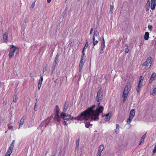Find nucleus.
Here are the masks:
<instances>
[{
    "mask_svg": "<svg viewBox=\"0 0 156 156\" xmlns=\"http://www.w3.org/2000/svg\"><path fill=\"white\" fill-rule=\"evenodd\" d=\"M55 65H53L52 67V72L55 70Z\"/></svg>",
    "mask_w": 156,
    "mask_h": 156,
    "instance_id": "39",
    "label": "nucleus"
},
{
    "mask_svg": "<svg viewBox=\"0 0 156 156\" xmlns=\"http://www.w3.org/2000/svg\"><path fill=\"white\" fill-rule=\"evenodd\" d=\"M135 111L134 109H132L130 112L129 116L133 118L135 115Z\"/></svg>",
    "mask_w": 156,
    "mask_h": 156,
    "instance_id": "14",
    "label": "nucleus"
},
{
    "mask_svg": "<svg viewBox=\"0 0 156 156\" xmlns=\"http://www.w3.org/2000/svg\"><path fill=\"white\" fill-rule=\"evenodd\" d=\"M40 77H40V78L39 81L42 82L43 80V76L41 75Z\"/></svg>",
    "mask_w": 156,
    "mask_h": 156,
    "instance_id": "37",
    "label": "nucleus"
},
{
    "mask_svg": "<svg viewBox=\"0 0 156 156\" xmlns=\"http://www.w3.org/2000/svg\"><path fill=\"white\" fill-rule=\"evenodd\" d=\"M80 0H77V1H79Z\"/></svg>",
    "mask_w": 156,
    "mask_h": 156,
    "instance_id": "56",
    "label": "nucleus"
},
{
    "mask_svg": "<svg viewBox=\"0 0 156 156\" xmlns=\"http://www.w3.org/2000/svg\"><path fill=\"white\" fill-rule=\"evenodd\" d=\"M129 51V49L128 48H126L125 49V52L126 53H127Z\"/></svg>",
    "mask_w": 156,
    "mask_h": 156,
    "instance_id": "40",
    "label": "nucleus"
},
{
    "mask_svg": "<svg viewBox=\"0 0 156 156\" xmlns=\"http://www.w3.org/2000/svg\"><path fill=\"white\" fill-rule=\"evenodd\" d=\"M116 128L115 129V132L116 134H118L119 133V126L118 124H116Z\"/></svg>",
    "mask_w": 156,
    "mask_h": 156,
    "instance_id": "22",
    "label": "nucleus"
},
{
    "mask_svg": "<svg viewBox=\"0 0 156 156\" xmlns=\"http://www.w3.org/2000/svg\"><path fill=\"white\" fill-rule=\"evenodd\" d=\"M82 67H81V66H79V72H80L82 69Z\"/></svg>",
    "mask_w": 156,
    "mask_h": 156,
    "instance_id": "42",
    "label": "nucleus"
},
{
    "mask_svg": "<svg viewBox=\"0 0 156 156\" xmlns=\"http://www.w3.org/2000/svg\"><path fill=\"white\" fill-rule=\"evenodd\" d=\"M93 46L96 45L99 41L100 37L99 36L98 33L97 31H95L93 37Z\"/></svg>",
    "mask_w": 156,
    "mask_h": 156,
    "instance_id": "5",
    "label": "nucleus"
},
{
    "mask_svg": "<svg viewBox=\"0 0 156 156\" xmlns=\"http://www.w3.org/2000/svg\"><path fill=\"white\" fill-rule=\"evenodd\" d=\"M102 44H105V42L103 37V42H102Z\"/></svg>",
    "mask_w": 156,
    "mask_h": 156,
    "instance_id": "46",
    "label": "nucleus"
},
{
    "mask_svg": "<svg viewBox=\"0 0 156 156\" xmlns=\"http://www.w3.org/2000/svg\"><path fill=\"white\" fill-rule=\"evenodd\" d=\"M67 108H68V106H66V105H65L64 106V109H63V111L62 112H64L65 113V112L67 109Z\"/></svg>",
    "mask_w": 156,
    "mask_h": 156,
    "instance_id": "29",
    "label": "nucleus"
},
{
    "mask_svg": "<svg viewBox=\"0 0 156 156\" xmlns=\"http://www.w3.org/2000/svg\"><path fill=\"white\" fill-rule=\"evenodd\" d=\"M36 106V104H35V107L34 108V110L35 111H36L37 110V109H36V108H35V106Z\"/></svg>",
    "mask_w": 156,
    "mask_h": 156,
    "instance_id": "51",
    "label": "nucleus"
},
{
    "mask_svg": "<svg viewBox=\"0 0 156 156\" xmlns=\"http://www.w3.org/2000/svg\"><path fill=\"white\" fill-rule=\"evenodd\" d=\"M100 103H98V106L95 105H92L91 107L82 112L81 114L75 119L78 120L86 121L88 120L91 117V120L97 121L98 119L99 114L103 112L104 107L101 106H99Z\"/></svg>",
    "mask_w": 156,
    "mask_h": 156,
    "instance_id": "1",
    "label": "nucleus"
},
{
    "mask_svg": "<svg viewBox=\"0 0 156 156\" xmlns=\"http://www.w3.org/2000/svg\"><path fill=\"white\" fill-rule=\"evenodd\" d=\"M46 121H44L40 125L39 128H40L41 130H43L47 125Z\"/></svg>",
    "mask_w": 156,
    "mask_h": 156,
    "instance_id": "10",
    "label": "nucleus"
},
{
    "mask_svg": "<svg viewBox=\"0 0 156 156\" xmlns=\"http://www.w3.org/2000/svg\"><path fill=\"white\" fill-rule=\"evenodd\" d=\"M144 86V85L142 84H141L140 83H138L137 87L136 89V90L138 93H139V92L140 91L141 87L143 86Z\"/></svg>",
    "mask_w": 156,
    "mask_h": 156,
    "instance_id": "19",
    "label": "nucleus"
},
{
    "mask_svg": "<svg viewBox=\"0 0 156 156\" xmlns=\"http://www.w3.org/2000/svg\"><path fill=\"white\" fill-rule=\"evenodd\" d=\"M53 156H55V155H53Z\"/></svg>",
    "mask_w": 156,
    "mask_h": 156,
    "instance_id": "57",
    "label": "nucleus"
},
{
    "mask_svg": "<svg viewBox=\"0 0 156 156\" xmlns=\"http://www.w3.org/2000/svg\"><path fill=\"white\" fill-rule=\"evenodd\" d=\"M97 133V131H94V134H96V133Z\"/></svg>",
    "mask_w": 156,
    "mask_h": 156,
    "instance_id": "54",
    "label": "nucleus"
},
{
    "mask_svg": "<svg viewBox=\"0 0 156 156\" xmlns=\"http://www.w3.org/2000/svg\"><path fill=\"white\" fill-rule=\"evenodd\" d=\"M111 117V113H108L106 114L105 116V121H108L110 119Z\"/></svg>",
    "mask_w": 156,
    "mask_h": 156,
    "instance_id": "16",
    "label": "nucleus"
},
{
    "mask_svg": "<svg viewBox=\"0 0 156 156\" xmlns=\"http://www.w3.org/2000/svg\"><path fill=\"white\" fill-rule=\"evenodd\" d=\"M144 77L143 76H141L139 78L138 83L143 85H144L145 84V83L144 82Z\"/></svg>",
    "mask_w": 156,
    "mask_h": 156,
    "instance_id": "13",
    "label": "nucleus"
},
{
    "mask_svg": "<svg viewBox=\"0 0 156 156\" xmlns=\"http://www.w3.org/2000/svg\"><path fill=\"white\" fill-rule=\"evenodd\" d=\"M146 6H150V2L149 0L147 1V3L146 5Z\"/></svg>",
    "mask_w": 156,
    "mask_h": 156,
    "instance_id": "34",
    "label": "nucleus"
},
{
    "mask_svg": "<svg viewBox=\"0 0 156 156\" xmlns=\"http://www.w3.org/2000/svg\"><path fill=\"white\" fill-rule=\"evenodd\" d=\"M51 1V0H47V2L48 3H50Z\"/></svg>",
    "mask_w": 156,
    "mask_h": 156,
    "instance_id": "49",
    "label": "nucleus"
},
{
    "mask_svg": "<svg viewBox=\"0 0 156 156\" xmlns=\"http://www.w3.org/2000/svg\"><path fill=\"white\" fill-rule=\"evenodd\" d=\"M10 47L9 56V58L11 59L13 57L15 51L17 48L14 45H10Z\"/></svg>",
    "mask_w": 156,
    "mask_h": 156,
    "instance_id": "7",
    "label": "nucleus"
},
{
    "mask_svg": "<svg viewBox=\"0 0 156 156\" xmlns=\"http://www.w3.org/2000/svg\"><path fill=\"white\" fill-rule=\"evenodd\" d=\"M97 134L98 135V136H99L98 133H97Z\"/></svg>",
    "mask_w": 156,
    "mask_h": 156,
    "instance_id": "55",
    "label": "nucleus"
},
{
    "mask_svg": "<svg viewBox=\"0 0 156 156\" xmlns=\"http://www.w3.org/2000/svg\"><path fill=\"white\" fill-rule=\"evenodd\" d=\"M55 108L56 109V111L57 112V115L55 116V119L58 122H59L60 121V118L58 115V111H59V109H58V107L56 105L55 106Z\"/></svg>",
    "mask_w": 156,
    "mask_h": 156,
    "instance_id": "11",
    "label": "nucleus"
},
{
    "mask_svg": "<svg viewBox=\"0 0 156 156\" xmlns=\"http://www.w3.org/2000/svg\"><path fill=\"white\" fill-rule=\"evenodd\" d=\"M105 47V44H101V49L100 51V53L101 54H102L103 53L104 51V49Z\"/></svg>",
    "mask_w": 156,
    "mask_h": 156,
    "instance_id": "20",
    "label": "nucleus"
},
{
    "mask_svg": "<svg viewBox=\"0 0 156 156\" xmlns=\"http://www.w3.org/2000/svg\"><path fill=\"white\" fill-rule=\"evenodd\" d=\"M17 101V98L16 96H14L13 98V101L16 102Z\"/></svg>",
    "mask_w": 156,
    "mask_h": 156,
    "instance_id": "33",
    "label": "nucleus"
},
{
    "mask_svg": "<svg viewBox=\"0 0 156 156\" xmlns=\"http://www.w3.org/2000/svg\"><path fill=\"white\" fill-rule=\"evenodd\" d=\"M81 57H83V58H84L85 57V55H83V54H82V56Z\"/></svg>",
    "mask_w": 156,
    "mask_h": 156,
    "instance_id": "52",
    "label": "nucleus"
},
{
    "mask_svg": "<svg viewBox=\"0 0 156 156\" xmlns=\"http://www.w3.org/2000/svg\"><path fill=\"white\" fill-rule=\"evenodd\" d=\"M133 119V118H132V117H130L129 116V118H128V119L127 120V123L128 124H130V123L131 122V120Z\"/></svg>",
    "mask_w": 156,
    "mask_h": 156,
    "instance_id": "24",
    "label": "nucleus"
},
{
    "mask_svg": "<svg viewBox=\"0 0 156 156\" xmlns=\"http://www.w3.org/2000/svg\"><path fill=\"white\" fill-rule=\"evenodd\" d=\"M84 62H83V61H80L79 64V66L83 67V66L84 65Z\"/></svg>",
    "mask_w": 156,
    "mask_h": 156,
    "instance_id": "30",
    "label": "nucleus"
},
{
    "mask_svg": "<svg viewBox=\"0 0 156 156\" xmlns=\"http://www.w3.org/2000/svg\"><path fill=\"white\" fill-rule=\"evenodd\" d=\"M83 57H81L80 61H83Z\"/></svg>",
    "mask_w": 156,
    "mask_h": 156,
    "instance_id": "50",
    "label": "nucleus"
},
{
    "mask_svg": "<svg viewBox=\"0 0 156 156\" xmlns=\"http://www.w3.org/2000/svg\"><path fill=\"white\" fill-rule=\"evenodd\" d=\"M35 1L33 2L32 4V5H31L30 6L31 9H33L35 6Z\"/></svg>",
    "mask_w": 156,
    "mask_h": 156,
    "instance_id": "31",
    "label": "nucleus"
},
{
    "mask_svg": "<svg viewBox=\"0 0 156 156\" xmlns=\"http://www.w3.org/2000/svg\"><path fill=\"white\" fill-rule=\"evenodd\" d=\"M78 145H79V143H77L76 145V146L77 147H78Z\"/></svg>",
    "mask_w": 156,
    "mask_h": 156,
    "instance_id": "53",
    "label": "nucleus"
},
{
    "mask_svg": "<svg viewBox=\"0 0 156 156\" xmlns=\"http://www.w3.org/2000/svg\"><path fill=\"white\" fill-rule=\"evenodd\" d=\"M114 7V6L113 5H111L110 6V12L111 13V14H112L113 12Z\"/></svg>",
    "mask_w": 156,
    "mask_h": 156,
    "instance_id": "25",
    "label": "nucleus"
},
{
    "mask_svg": "<svg viewBox=\"0 0 156 156\" xmlns=\"http://www.w3.org/2000/svg\"><path fill=\"white\" fill-rule=\"evenodd\" d=\"M85 50H84L83 49V50H82V54H83V55H85Z\"/></svg>",
    "mask_w": 156,
    "mask_h": 156,
    "instance_id": "43",
    "label": "nucleus"
},
{
    "mask_svg": "<svg viewBox=\"0 0 156 156\" xmlns=\"http://www.w3.org/2000/svg\"><path fill=\"white\" fill-rule=\"evenodd\" d=\"M156 5V0H151V9L154 10L155 9Z\"/></svg>",
    "mask_w": 156,
    "mask_h": 156,
    "instance_id": "9",
    "label": "nucleus"
},
{
    "mask_svg": "<svg viewBox=\"0 0 156 156\" xmlns=\"http://www.w3.org/2000/svg\"><path fill=\"white\" fill-rule=\"evenodd\" d=\"M61 116L62 117L63 119L64 120V121L63 122V124L64 125H68L66 122L65 121L66 120V121H69L73 119H74L75 120H77L78 121L77 119H75V118H73V116H72L70 115H67L64 112H62L61 114Z\"/></svg>",
    "mask_w": 156,
    "mask_h": 156,
    "instance_id": "4",
    "label": "nucleus"
},
{
    "mask_svg": "<svg viewBox=\"0 0 156 156\" xmlns=\"http://www.w3.org/2000/svg\"><path fill=\"white\" fill-rule=\"evenodd\" d=\"M24 25V24H23ZM24 26H25V25L24 24Z\"/></svg>",
    "mask_w": 156,
    "mask_h": 156,
    "instance_id": "58",
    "label": "nucleus"
},
{
    "mask_svg": "<svg viewBox=\"0 0 156 156\" xmlns=\"http://www.w3.org/2000/svg\"><path fill=\"white\" fill-rule=\"evenodd\" d=\"M150 6H145L146 10L147 11L149 10Z\"/></svg>",
    "mask_w": 156,
    "mask_h": 156,
    "instance_id": "38",
    "label": "nucleus"
},
{
    "mask_svg": "<svg viewBox=\"0 0 156 156\" xmlns=\"http://www.w3.org/2000/svg\"><path fill=\"white\" fill-rule=\"evenodd\" d=\"M149 33L148 32H146L144 36V39L145 40H147L148 39Z\"/></svg>",
    "mask_w": 156,
    "mask_h": 156,
    "instance_id": "21",
    "label": "nucleus"
},
{
    "mask_svg": "<svg viewBox=\"0 0 156 156\" xmlns=\"http://www.w3.org/2000/svg\"><path fill=\"white\" fill-rule=\"evenodd\" d=\"M156 76V73H154L152 74L149 80V82L150 83H151L154 80V78Z\"/></svg>",
    "mask_w": 156,
    "mask_h": 156,
    "instance_id": "17",
    "label": "nucleus"
},
{
    "mask_svg": "<svg viewBox=\"0 0 156 156\" xmlns=\"http://www.w3.org/2000/svg\"><path fill=\"white\" fill-rule=\"evenodd\" d=\"M42 82H38V90H39L40 89V88L41 87V84H42Z\"/></svg>",
    "mask_w": 156,
    "mask_h": 156,
    "instance_id": "28",
    "label": "nucleus"
},
{
    "mask_svg": "<svg viewBox=\"0 0 156 156\" xmlns=\"http://www.w3.org/2000/svg\"><path fill=\"white\" fill-rule=\"evenodd\" d=\"M88 42H87L86 43V44H85L84 47H83V49H84V50H86L87 49V47H88Z\"/></svg>",
    "mask_w": 156,
    "mask_h": 156,
    "instance_id": "32",
    "label": "nucleus"
},
{
    "mask_svg": "<svg viewBox=\"0 0 156 156\" xmlns=\"http://www.w3.org/2000/svg\"><path fill=\"white\" fill-rule=\"evenodd\" d=\"M148 28L151 31L152 30V25H149L148 26Z\"/></svg>",
    "mask_w": 156,
    "mask_h": 156,
    "instance_id": "36",
    "label": "nucleus"
},
{
    "mask_svg": "<svg viewBox=\"0 0 156 156\" xmlns=\"http://www.w3.org/2000/svg\"><path fill=\"white\" fill-rule=\"evenodd\" d=\"M15 140H13L12 143L10 144L9 149L5 155V156H10V154L12 153L14 145Z\"/></svg>",
    "mask_w": 156,
    "mask_h": 156,
    "instance_id": "6",
    "label": "nucleus"
},
{
    "mask_svg": "<svg viewBox=\"0 0 156 156\" xmlns=\"http://www.w3.org/2000/svg\"><path fill=\"white\" fill-rule=\"evenodd\" d=\"M102 92L101 89H100L97 92V95L96 97L97 100L98 102L100 101L102 99Z\"/></svg>",
    "mask_w": 156,
    "mask_h": 156,
    "instance_id": "8",
    "label": "nucleus"
},
{
    "mask_svg": "<svg viewBox=\"0 0 156 156\" xmlns=\"http://www.w3.org/2000/svg\"><path fill=\"white\" fill-rule=\"evenodd\" d=\"M28 21V18H25L24 22L25 23H26Z\"/></svg>",
    "mask_w": 156,
    "mask_h": 156,
    "instance_id": "44",
    "label": "nucleus"
},
{
    "mask_svg": "<svg viewBox=\"0 0 156 156\" xmlns=\"http://www.w3.org/2000/svg\"><path fill=\"white\" fill-rule=\"evenodd\" d=\"M8 34L5 33L3 35V39L4 40V42L5 43H7L8 41Z\"/></svg>",
    "mask_w": 156,
    "mask_h": 156,
    "instance_id": "18",
    "label": "nucleus"
},
{
    "mask_svg": "<svg viewBox=\"0 0 156 156\" xmlns=\"http://www.w3.org/2000/svg\"><path fill=\"white\" fill-rule=\"evenodd\" d=\"M92 126V125L90 124L89 122H87L85 123V126L87 128H89L90 126Z\"/></svg>",
    "mask_w": 156,
    "mask_h": 156,
    "instance_id": "27",
    "label": "nucleus"
},
{
    "mask_svg": "<svg viewBox=\"0 0 156 156\" xmlns=\"http://www.w3.org/2000/svg\"><path fill=\"white\" fill-rule=\"evenodd\" d=\"M25 120V118L24 117H23L20 120L19 126V129H20L23 126V124H24V120Z\"/></svg>",
    "mask_w": 156,
    "mask_h": 156,
    "instance_id": "15",
    "label": "nucleus"
},
{
    "mask_svg": "<svg viewBox=\"0 0 156 156\" xmlns=\"http://www.w3.org/2000/svg\"><path fill=\"white\" fill-rule=\"evenodd\" d=\"M104 148V146L103 144L101 145L98 147V151L97 153L101 154V153Z\"/></svg>",
    "mask_w": 156,
    "mask_h": 156,
    "instance_id": "12",
    "label": "nucleus"
},
{
    "mask_svg": "<svg viewBox=\"0 0 156 156\" xmlns=\"http://www.w3.org/2000/svg\"><path fill=\"white\" fill-rule=\"evenodd\" d=\"M93 30V29L92 28H91L90 29V34H91Z\"/></svg>",
    "mask_w": 156,
    "mask_h": 156,
    "instance_id": "47",
    "label": "nucleus"
},
{
    "mask_svg": "<svg viewBox=\"0 0 156 156\" xmlns=\"http://www.w3.org/2000/svg\"><path fill=\"white\" fill-rule=\"evenodd\" d=\"M47 68V65L45 66H44L43 68V71L44 72L46 71Z\"/></svg>",
    "mask_w": 156,
    "mask_h": 156,
    "instance_id": "35",
    "label": "nucleus"
},
{
    "mask_svg": "<svg viewBox=\"0 0 156 156\" xmlns=\"http://www.w3.org/2000/svg\"><path fill=\"white\" fill-rule=\"evenodd\" d=\"M131 83L130 82H128L126 85L124 90L122 97L123 98V101H124L130 90Z\"/></svg>",
    "mask_w": 156,
    "mask_h": 156,
    "instance_id": "3",
    "label": "nucleus"
},
{
    "mask_svg": "<svg viewBox=\"0 0 156 156\" xmlns=\"http://www.w3.org/2000/svg\"><path fill=\"white\" fill-rule=\"evenodd\" d=\"M58 56H57V55L56 56V57L55 58V63L56 62V61L58 60Z\"/></svg>",
    "mask_w": 156,
    "mask_h": 156,
    "instance_id": "41",
    "label": "nucleus"
},
{
    "mask_svg": "<svg viewBox=\"0 0 156 156\" xmlns=\"http://www.w3.org/2000/svg\"><path fill=\"white\" fill-rule=\"evenodd\" d=\"M101 154H99V153H97V156H101Z\"/></svg>",
    "mask_w": 156,
    "mask_h": 156,
    "instance_id": "48",
    "label": "nucleus"
},
{
    "mask_svg": "<svg viewBox=\"0 0 156 156\" xmlns=\"http://www.w3.org/2000/svg\"><path fill=\"white\" fill-rule=\"evenodd\" d=\"M152 63V58L151 57H148L146 61L144 62L140 66V69L145 71L148 69L151 66Z\"/></svg>",
    "mask_w": 156,
    "mask_h": 156,
    "instance_id": "2",
    "label": "nucleus"
},
{
    "mask_svg": "<svg viewBox=\"0 0 156 156\" xmlns=\"http://www.w3.org/2000/svg\"><path fill=\"white\" fill-rule=\"evenodd\" d=\"M146 137V133L145 134H144L143 135V136H142V137L141 139V140L140 141V142L139 144V145L141 144V143L142 141H144V139H145V138Z\"/></svg>",
    "mask_w": 156,
    "mask_h": 156,
    "instance_id": "23",
    "label": "nucleus"
},
{
    "mask_svg": "<svg viewBox=\"0 0 156 156\" xmlns=\"http://www.w3.org/2000/svg\"><path fill=\"white\" fill-rule=\"evenodd\" d=\"M8 128L9 129H12V127L11 126H8Z\"/></svg>",
    "mask_w": 156,
    "mask_h": 156,
    "instance_id": "45",
    "label": "nucleus"
},
{
    "mask_svg": "<svg viewBox=\"0 0 156 156\" xmlns=\"http://www.w3.org/2000/svg\"><path fill=\"white\" fill-rule=\"evenodd\" d=\"M156 94V88H154L151 93V94L153 96H154Z\"/></svg>",
    "mask_w": 156,
    "mask_h": 156,
    "instance_id": "26",
    "label": "nucleus"
}]
</instances>
